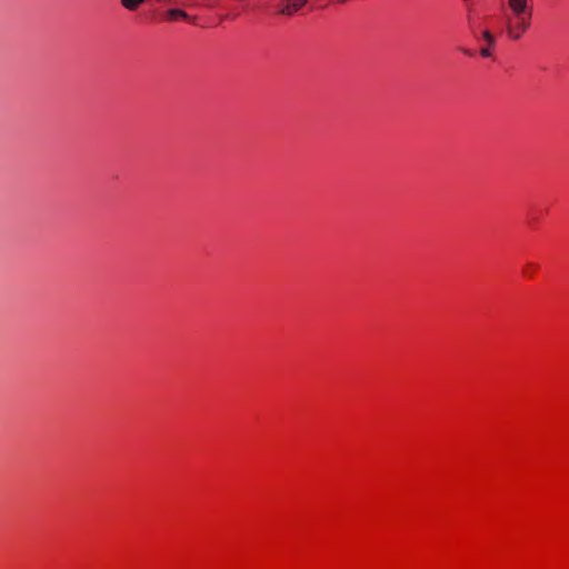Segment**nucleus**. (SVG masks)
<instances>
[{"label":"nucleus","mask_w":569,"mask_h":569,"mask_svg":"<svg viewBox=\"0 0 569 569\" xmlns=\"http://www.w3.org/2000/svg\"><path fill=\"white\" fill-rule=\"evenodd\" d=\"M166 19L168 21H176V20H184V21H189L193 24H197V17L196 16H190L188 12H186L184 10L182 9H179V8H171V9H168L166 11Z\"/></svg>","instance_id":"obj_3"},{"label":"nucleus","mask_w":569,"mask_h":569,"mask_svg":"<svg viewBox=\"0 0 569 569\" xmlns=\"http://www.w3.org/2000/svg\"><path fill=\"white\" fill-rule=\"evenodd\" d=\"M480 54H481L483 58H488V57H490V56H491V52H490V50H489L488 48H482V49L480 50Z\"/></svg>","instance_id":"obj_7"},{"label":"nucleus","mask_w":569,"mask_h":569,"mask_svg":"<svg viewBox=\"0 0 569 569\" xmlns=\"http://www.w3.org/2000/svg\"><path fill=\"white\" fill-rule=\"evenodd\" d=\"M340 3H345L347 0H337Z\"/></svg>","instance_id":"obj_8"},{"label":"nucleus","mask_w":569,"mask_h":569,"mask_svg":"<svg viewBox=\"0 0 569 569\" xmlns=\"http://www.w3.org/2000/svg\"><path fill=\"white\" fill-rule=\"evenodd\" d=\"M147 0H120V3L124 9L129 11H136Z\"/></svg>","instance_id":"obj_5"},{"label":"nucleus","mask_w":569,"mask_h":569,"mask_svg":"<svg viewBox=\"0 0 569 569\" xmlns=\"http://www.w3.org/2000/svg\"><path fill=\"white\" fill-rule=\"evenodd\" d=\"M507 4L512 14L533 10L529 0H507Z\"/></svg>","instance_id":"obj_4"},{"label":"nucleus","mask_w":569,"mask_h":569,"mask_svg":"<svg viewBox=\"0 0 569 569\" xmlns=\"http://www.w3.org/2000/svg\"><path fill=\"white\" fill-rule=\"evenodd\" d=\"M308 0H281L278 7V14L281 16H293L300 9H302Z\"/></svg>","instance_id":"obj_2"},{"label":"nucleus","mask_w":569,"mask_h":569,"mask_svg":"<svg viewBox=\"0 0 569 569\" xmlns=\"http://www.w3.org/2000/svg\"><path fill=\"white\" fill-rule=\"evenodd\" d=\"M533 10L521 13H515L506 20V32L509 39L518 41L529 30L531 26Z\"/></svg>","instance_id":"obj_1"},{"label":"nucleus","mask_w":569,"mask_h":569,"mask_svg":"<svg viewBox=\"0 0 569 569\" xmlns=\"http://www.w3.org/2000/svg\"><path fill=\"white\" fill-rule=\"evenodd\" d=\"M482 37H483V39L487 41V43H488L489 46H495V43H496V39H495V37L492 36V33H491L490 31L485 30V31L482 32Z\"/></svg>","instance_id":"obj_6"}]
</instances>
